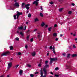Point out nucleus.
Returning a JSON list of instances; mask_svg holds the SVG:
<instances>
[{"instance_id": "obj_1", "label": "nucleus", "mask_w": 77, "mask_h": 77, "mask_svg": "<svg viewBox=\"0 0 77 77\" xmlns=\"http://www.w3.org/2000/svg\"><path fill=\"white\" fill-rule=\"evenodd\" d=\"M57 60V58L56 57L54 58H51L50 64H51H51H52V63H53V61H56Z\"/></svg>"}, {"instance_id": "obj_2", "label": "nucleus", "mask_w": 77, "mask_h": 77, "mask_svg": "<svg viewBox=\"0 0 77 77\" xmlns=\"http://www.w3.org/2000/svg\"><path fill=\"white\" fill-rule=\"evenodd\" d=\"M37 34L38 35H37V38L39 39V41H41V38H42V34L41 32H38Z\"/></svg>"}, {"instance_id": "obj_3", "label": "nucleus", "mask_w": 77, "mask_h": 77, "mask_svg": "<svg viewBox=\"0 0 77 77\" xmlns=\"http://www.w3.org/2000/svg\"><path fill=\"white\" fill-rule=\"evenodd\" d=\"M10 52L9 51H6L2 54L1 55V56H6V55H9L10 54Z\"/></svg>"}, {"instance_id": "obj_4", "label": "nucleus", "mask_w": 77, "mask_h": 77, "mask_svg": "<svg viewBox=\"0 0 77 77\" xmlns=\"http://www.w3.org/2000/svg\"><path fill=\"white\" fill-rule=\"evenodd\" d=\"M17 14L16 15L17 16V19H18L19 17H20V15H22V14H23V12H22L20 13L19 11H17Z\"/></svg>"}, {"instance_id": "obj_5", "label": "nucleus", "mask_w": 77, "mask_h": 77, "mask_svg": "<svg viewBox=\"0 0 77 77\" xmlns=\"http://www.w3.org/2000/svg\"><path fill=\"white\" fill-rule=\"evenodd\" d=\"M14 8H16V7L18 8L20 6V5L18 2H15L14 5Z\"/></svg>"}, {"instance_id": "obj_6", "label": "nucleus", "mask_w": 77, "mask_h": 77, "mask_svg": "<svg viewBox=\"0 0 77 77\" xmlns=\"http://www.w3.org/2000/svg\"><path fill=\"white\" fill-rule=\"evenodd\" d=\"M30 5V4H29L25 5V7L27 10H29L30 9V7H29Z\"/></svg>"}, {"instance_id": "obj_7", "label": "nucleus", "mask_w": 77, "mask_h": 77, "mask_svg": "<svg viewBox=\"0 0 77 77\" xmlns=\"http://www.w3.org/2000/svg\"><path fill=\"white\" fill-rule=\"evenodd\" d=\"M12 63H8V67L7 68L8 69H10L11 68V67H12Z\"/></svg>"}, {"instance_id": "obj_8", "label": "nucleus", "mask_w": 77, "mask_h": 77, "mask_svg": "<svg viewBox=\"0 0 77 77\" xmlns=\"http://www.w3.org/2000/svg\"><path fill=\"white\" fill-rule=\"evenodd\" d=\"M40 74L42 77H46V75H44L43 76V72L42 71V70H40Z\"/></svg>"}, {"instance_id": "obj_9", "label": "nucleus", "mask_w": 77, "mask_h": 77, "mask_svg": "<svg viewBox=\"0 0 77 77\" xmlns=\"http://www.w3.org/2000/svg\"><path fill=\"white\" fill-rule=\"evenodd\" d=\"M43 69L44 72V74H45V75H47V70H46L45 68H44Z\"/></svg>"}, {"instance_id": "obj_10", "label": "nucleus", "mask_w": 77, "mask_h": 77, "mask_svg": "<svg viewBox=\"0 0 77 77\" xmlns=\"http://www.w3.org/2000/svg\"><path fill=\"white\" fill-rule=\"evenodd\" d=\"M23 70H20L19 71V74L20 75H22V74H23Z\"/></svg>"}, {"instance_id": "obj_11", "label": "nucleus", "mask_w": 77, "mask_h": 77, "mask_svg": "<svg viewBox=\"0 0 77 77\" xmlns=\"http://www.w3.org/2000/svg\"><path fill=\"white\" fill-rule=\"evenodd\" d=\"M35 20V22H36L37 21H39V19H38V18H36L35 19H34Z\"/></svg>"}, {"instance_id": "obj_12", "label": "nucleus", "mask_w": 77, "mask_h": 77, "mask_svg": "<svg viewBox=\"0 0 77 77\" xmlns=\"http://www.w3.org/2000/svg\"><path fill=\"white\" fill-rule=\"evenodd\" d=\"M20 34L21 35V36L23 37L24 36V33H23V32H20Z\"/></svg>"}, {"instance_id": "obj_13", "label": "nucleus", "mask_w": 77, "mask_h": 77, "mask_svg": "<svg viewBox=\"0 0 77 77\" xmlns=\"http://www.w3.org/2000/svg\"><path fill=\"white\" fill-rule=\"evenodd\" d=\"M77 56V54H73L72 55V57H76Z\"/></svg>"}, {"instance_id": "obj_14", "label": "nucleus", "mask_w": 77, "mask_h": 77, "mask_svg": "<svg viewBox=\"0 0 77 77\" xmlns=\"http://www.w3.org/2000/svg\"><path fill=\"white\" fill-rule=\"evenodd\" d=\"M24 5H25V3H22V6L23 7V9H25V8H24Z\"/></svg>"}, {"instance_id": "obj_15", "label": "nucleus", "mask_w": 77, "mask_h": 77, "mask_svg": "<svg viewBox=\"0 0 77 77\" xmlns=\"http://www.w3.org/2000/svg\"><path fill=\"white\" fill-rule=\"evenodd\" d=\"M18 29L19 30H23V27L22 26L20 27H19Z\"/></svg>"}, {"instance_id": "obj_16", "label": "nucleus", "mask_w": 77, "mask_h": 77, "mask_svg": "<svg viewBox=\"0 0 77 77\" xmlns=\"http://www.w3.org/2000/svg\"><path fill=\"white\" fill-rule=\"evenodd\" d=\"M31 16H32V15L30 13H29L28 15V18H30V17H31Z\"/></svg>"}, {"instance_id": "obj_17", "label": "nucleus", "mask_w": 77, "mask_h": 77, "mask_svg": "<svg viewBox=\"0 0 77 77\" xmlns=\"http://www.w3.org/2000/svg\"><path fill=\"white\" fill-rule=\"evenodd\" d=\"M53 36L55 37L57 36V34L56 33H54L53 34Z\"/></svg>"}, {"instance_id": "obj_18", "label": "nucleus", "mask_w": 77, "mask_h": 77, "mask_svg": "<svg viewBox=\"0 0 77 77\" xmlns=\"http://www.w3.org/2000/svg\"><path fill=\"white\" fill-rule=\"evenodd\" d=\"M32 55L33 56H35L36 54H35V52H34L33 53H32Z\"/></svg>"}, {"instance_id": "obj_19", "label": "nucleus", "mask_w": 77, "mask_h": 77, "mask_svg": "<svg viewBox=\"0 0 77 77\" xmlns=\"http://www.w3.org/2000/svg\"><path fill=\"white\" fill-rule=\"evenodd\" d=\"M68 69H69L70 70L71 69V66H68Z\"/></svg>"}, {"instance_id": "obj_20", "label": "nucleus", "mask_w": 77, "mask_h": 77, "mask_svg": "<svg viewBox=\"0 0 77 77\" xmlns=\"http://www.w3.org/2000/svg\"><path fill=\"white\" fill-rule=\"evenodd\" d=\"M45 25V23L44 22H42V23L41 24V26H42V27H43V26H44Z\"/></svg>"}, {"instance_id": "obj_21", "label": "nucleus", "mask_w": 77, "mask_h": 77, "mask_svg": "<svg viewBox=\"0 0 77 77\" xmlns=\"http://www.w3.org/2000/svg\"><path fill=\"white\" fill-rule=\"evenodd\" d=\"M10 48L11 50H13V47L12 46H11L10 47Z\"/></svg>"}, {"instance_id": "obj_22", "label": "nucleus", "mask_w": 77, "mask_h": 77, "mask_svg": "<svg viewBox=\"0 0 77 77\" xmlns=\"http://www.w3.org/2000/svg\"><path fill=\"white\" fill-rule=\"evenodd\" d=\"M40 17H44V16H43V14H42V13H40Z\"/></svg>"}, {"instance_id": "obj_23", "label": "nucleus", "mask_w": 77, "mask_h": 77, "mask_svg": "<svg viewBox=\"0 0 77 77\" xmlns=\"http://www.w3.org/2000/svg\"><path fill=\"white\" fill-rule=\"evenodd\" d=\"M14 20H16L17 19V16L16 15H14Z\"/></svg>"}, {"instance_id": "obj_24", "label": "nucleus", "mask_w": 77, "mask_h": 77, "mask_svg": "<svg viewBox=\"0 0 77 77\" xmlns=\"http://www.w3.org/2000/svg\"><path fill=\"white\" fill-rule=\"evenodd\" d=\"M63 8H61L59 9V11L60 12H61V11H62V10H63Z\"/></svg>"}, {"instance_id": "obj_25", "label": "nucleus", "mask_w": 77, "mask_h": 77, "mask_svg": "<svg viewBox=\"0 0 77 77\" xmlns=\"http://www.w3.org/2000/svg\"><path fill=\"white\" fill-rule=\"evenodd\" d=\"M70 55H71L70 54H67V57H70Z\"/></svg>"}, {"instance_id": "obj_26", "label": "nucleus", "mask_w": 77, "mask_h": 77, "mask_svg": "<svg viewBox=\"0 0 77 77\" xmlns=\"http://www.w3.org/2000/svg\"><path fill=\"white\" fill-rule=\"evenodd\" d=\"M29 39V35H28L26 37V39L28 41Z\"/></svg>"}, {"instance_id": "obj_27", "label": "nucleus", "mask_w": 77, "mask_h": 77, "mask_svg": "<svg viewBox=\"0 0 77 77\" xmlns=\"http://www.w3.org/2000/svg\"><path fill=\"white\" fill-rule=\"evenodd\" d=\"M48 62V60H46L45 61V65H47V63Z\"/></svg>"}, {"instance_id": "obj_28", "label": "nucleus", "mask_w": 77, "mask_h": 77, "mask_svg": "<svg viewBox=\"0 0 77 77\" xmlns=\"http://www.w3.org/2000/svg\"><path fill=\"white\" fill-rule=\"evenodd\" d=\"M15 39L16 41H19V38L18 37H17L15 38Z\"/></svg>"}, {"instance_id": "obj_29", "label": "nucleus", "mask_w": 77, "mask_h": 77, "mask_svg": "<svg viewBox=\"0 0 77 77\" xmlns=\"http://www.w3.org/2000/svg\"><path fill=\"white\" fill-rule=\"evenodd\" d=\"M59 2L61 3H62V2H63V0H59Z\"/></svg>"}, {"instance_id": "obj_30", "label": "nucleus", "mask_w": 77, "mask_h": 77, "mask_svg": "<svg viewBox=\"0 0 77 77\" xmlns=\"http://www.w3.org/2000/svg\"><path fill=\"white\" fill-rule=\"evenodd\" d=\"M52 27H50L48 28V30L50 32L51 31V29Z\"/></svg>"}, {"instance_id": "obj_31", "label": "nucleus", "mask_w": 77, "mask_h": 77, "mask_svg": "<svg viewBox=\"0 0 77 77\" xmlns=\"http://www.w3.org/2000/svg\"><path fill=\"white\" fill-rule=\"evenodd\" d=\"M59 69V67H57L55 68V71H57V70Z\"/></svg>"}, {"instance_id": "obj_32", "label": "nucleus", "mask_w": 77, "mask_h": 77, "mask_svg": "<svg viewBox=\"0 0 77 77\" xmlns=\"http://www.w3.org/2000/svg\"><path fill=\"white\" fill-rule=\"evenodd\" d=\"M68 14L69 15L71 14H72V11H69V12H68Z\"/></svg>"}, {"instance_id": "obj_33", "label": "nucleus", "mask_w": 77, "mask_h": 77, "mask_svg": "<svg viewBox=\"0 0 77 77\" xmlns=\"http://www.w3.org/2000/svg\"><path fill=\"white\" fill-rule=\"evenodd\" d=\"M30 76L31 77H34V75L33 74H30Z\"/></svg>"}, {"instance_id": "obj_34", "label": "nucleus", "mask_w": 77, "mask_h": 77, "mask_svg": "<svg viewBox=\"0 0 77 77\" xmlns=\"http://www.w3.org/2000/svg\"><path fill=\"white\" fill-rule=\"evenodd\" d=\"M19 66V65H16L15 66V68L16 69H17V68H18V66Z\"/></svg>"}, {"instance_id": "obj_35", "label": "nucleus", "mask_w": 77, "mask_h": 77, "mask_svg": "<svg viewBox=\"0 0 77 77\" xmlns=\"http://www.w3.org/2000/svg\"><path fill=\"white\" fill-rule=\"evenodd\" d=\"M50 48V49L51 50H52V49L53 48V46H50L49 47Z\"/></svg>"}, {"instance_id": "obj_36", "label": "nucleus", "mask_w": 77, "mask_h": 77, "mask_svg": "<svg viewBox=\"0 0 77 77\" xmlns=\"http://www.w3.org/2000/svg\"><path fill=\"white\" fill-rule=\"evenodd\" d=\"M48 66H49V65H47V64L45 66V67L46 68H48Z\"/></svg>"}, {"instance_id": "obj_37", "label": "nucleus", "mask_w": 77, "mask_h": 77, "mask_svg": "<svg viewBox=\"0 0 77 77\" xmlns=\"http://www.w3.org/2000/svg\"><path fill=\"white\" fill-rule=\"evenodd\" d=\"M39 3L38 2H35V5L36 6H38V3Z\"/></svg>"}, {"instance_id": "obj_38", "label": "nucleus", "mask_w": 77, "mask_h": 77, "mask_svg": "<svg viewBox=\"0 0 77 77\" xmlns=\"http://www.w3.org/2000/svg\"><path fill=\"white\" fill-rule=\"evenodd\" d=\"M54 75L55 77H59V75L55 74Z\"/></svg>"}, {"instance_id": "obj_39", "label": "nucleus", "mask_w": 77, "mask_h": 77, "mask_svg": "<svg viewBox=\"0 0 77 77\" xmlns=\"http://www.w3.org/2000/svg\"><path fill=\"white\" fill-rule=\"evenodd\" d=\"M30 41L31 42H32V41H33V38H31L30 39Z\"/></svg>"}, {"instance_id": "obj_40", "label": "nucleus", "mask_w": 77, "mask_h": 77, "mask_svg": "<svg viewBox=\"0 0 77 77\" xmlns=\"http://www.w3.org/2000/svg\"><path fill=\"white\" fill-rule=\"evenodd\" d=\"M53 52L56 55V52H55V50H53Z\"/></svg>"}, {"instance_id": "obj_41", "label": "nucleus", "mask_w": 77, "mask_h": 77, "mask_svg": "<svg viewBox=\"0 0 77 77\" xmlns=\"http://www.w3.org/2000/svg\"><path fill=\"white\" fill-rule=\"evenodd\" d=\"M21 52H19L18 53V55H19V56H20V55H21Z\"/></svg>"}, {"instance_id": "obj_42", "label": "nucleus", "mask_w": 77, "mask_h": 77, "mask_svg": "<svg viewBox=\"0 0 77 77\" xmlns=\"http://www.w3.org/2000/svg\"><path fill=\"white\" fill-rule=\"evenodd\" d=\"M73 48H76V47H75V45H74L73 46Z\"/></svg>"}, {"instance_id": "obj_43", "label": "nucleus", "mask_w": 77, "mask_h": 77, "mask_svg": "<svg viewBox=\"0 0 77 77\" xmlns=\"http://www.w3.org/2000/svg\"><path fill=\"white\" fill-rule=\"evenodd\" d=\"M53 2H50V4H51V5H53Z\"/></svg>"}, {"instance_id": "obj_44", "label": "nucleus", "mask_w": 77, "mask_h": 77, "mask_svg": "<svg viewBox=\"0 0 77 77\" xmlns=\"http://www.w3.org/2000/svg\"><path fill=\"white\" fill-rule=\"evenodd\" d=\"M27 66L28 67H29V68H30L31 67V65H29V64H28Z\"/></svg>"}, {"instance_id": "obj_45", "label": "nucleus", "mask_w": 77, "mask_h": 77, "mask_svg": "<svg viewBox=\"0 0 77 77\" xmlns=\"http://www.w3.org/2000/svg\"><path fill=\"white\" fill-rule=\"evenodd\" d=\"M58 40H59V38H56L55 39V41H58Z\"/></svg>"}, {"instance_id": "obj_46", "label": "nucleus", "mask_w": 77, "mask_h": 77, "mask_svg": "<svg viewBox=\"0 0 77 77\" xmlns=\"http://www.w3.org/2000/svg\"><path fill=\"white\" fill-rule=\"evenodd\" d=\"M36 1H34V2L33 3H32V4L34 5L36 3Z\"/></svg>"}, {"instance_id": "obj_47", "label": "nucleus", "mask_w": 77, "mask_h": 77, "mask_svg": "<svg viewBox=\"0 0 77 77\" xmlns=\"http://www.w3.org/2000/svg\"><path fill=\"white\" fill-rule=\"evenodd\" d=\"M53 50H55V47L54 46L53 47Z\"/></svg>"}, {"instance_id": "obj_48", "label": "nucleus", "mask_w": 77, "mask_h": 77, "mask_svg": "<svg viewBox=\"0 0 77 77\" xmlns=\"http://www.w3.org/2000/svg\"><path fill=\"white\" fill-rule=\"evenodd\" d=\"M57 24H55L54 25V27H57Z\"/></svg>"}, {"instance_id": "obj_49", "label": "nucleus", "mask_w": 77, "mask_h": 77, "mask_svg": "<svg viewBox=\"0 0 77 77\" xmlns=\"http://www.w3.org/2000/svg\"><path fill=\"white\" fill-rule=\"evenodd\" d=\"M27 45H25V48H26V49H27Z\"/></svg>"}, {"instance_id": "obj_50", "label": "nucleus", "mask_w": 77, "mask_h": 77, "mask_svg": "<svg viewBox=\"0 0 77 77\" xmlns=\"http://www.w3.org/2000/svg\"><path fill=\"white\" fill-rule=\"evenodd\" d=\"M17 24H19V21H18V20H17Z\"/></svg>"}, {"instance_id": "obj_51", "label": "nucleus", "mask_w": 77, "mask_h": 77, "mask_svg": "<svg viewBox=\"0 0 77 77\" xmlns=\"http://www.w3.org/2000/svg\"><path fill=\"white\" fill-rule=\"evenodd\" d=\"M72 5V6H74V5H75V4H74V3H72V4H71Z\"/></svg>"}, {"instance_id": "obj_52", "label": "nucleus", "mask_w": 77, "mask_h": 77, "mask_svg": "<svg viewBox=\"0 0 77 77\" xmlns=\"http://www.w3.org/2000/svg\"><path fill=\"white\" fill-rule=\"evenodd\" d=\"M26 29V26H25L24 29V30H25Z\"/></svg>"}, {"instance_id": "obj_53", "label": "nucleus", "mask_w": 77, "mask_h": 77, "mask_svg": "<svg viewBox=\"0 0 77 77\" xmlns=\"http://www.w3.org/2000/svg\"><path fill=\"white\" fill-rule=\"evenodd\" d=\"M41 64H39L38 65V66H39L40 67H41Z\"/></svg>"}, {"instance_id": "obj_54", "label": "nucleus", "mask_w": 77, "mask_h": 77, "mask_svg": "<svg viewBox=\"0 0 77 77\" xmlns=\"http://www.w3.org/2000/svg\"><path fill=\"white\" fill-rule=\"evenodd\" d=\"M63 36V35L61 34L60 35V37H62V36Z\"/></svg>"}, {"instance_id": "obj_55", "label": "nucleus", "mask_w": 77, "mask_h": 77, "mask_svg": "<svg viewBox=\"0 0 77 77\" xmlns=\"http://www.w3.org/2000/svg\"><path fill=\"white\" fill-rule=\"evenodd\" d=\"M42 61V60H41L40 61V64H41V63H42V62L41 61Z\"/></svg>"}, {"instance_id": "obj_56", "label": "nucleus", "mask_w": 77, "mask_h": 77, "mask_svg": "<svg viewBox=\"0 0 77 77\" xmlns=\"http://www.w3.org/2000/svg\"><path fill=\"white\" fill-rule=\"evenodd\" d=\"M62 55H63V56H65V55H66V54L65 53L63 54Z\"/></svg>"}, {"instance_id": "obj_57", "label": "nucleus", "mask_w": 77, "mask_h": 77, "mask_svg": "<svg viewBox=\"0 0 77 77\" xmlns=\"http://www.w3.org/2000/svg\"><path fill=\"white\" fill-rule=\"evenodd\" d=\"M51 74H52V75H53V72H51Z\"/></svg>"}, {"instance_id": "obj_58", "label": "nucleus", "mask_w": 77, "mask_h": 77, "mask_svg": "<svg viewBox=\"0 0 77 77\" xmlns=\"http://www.w3.org/2000/svg\"><path fill=\"white\" fill-rule=\"evenodd\" d=\"M45 27L46 28H47V27H48V25H45Z\"/></svg>"}, {"instance_id": "obj_59", "label": "nucleus", "mask_w": 77, "mask_h": 77, "mask_svg": "<svg viewBox=\"0 0 77 77\" xmlns=\"http://www.w3.org/2000/svg\"><path fill=\"white\" fill-rule=\"evenodd\" d=\"M38 73H39V72H37L35 73V74H38Z\"/></svg>"}, {"instance_id": "obj_60", "label": "nucleus", "mask_w": 77, "mask_h": 77, "mask_svg": "<svg viewBox=\"0 0 77 77\" xmlns=\"http://www.w3.org/2000/svg\"><path fill=\"white\" fill-rule=\"evenodd\" d=\"M67 63H69V64H70V63H71L70 62H67Z\"/></svg>"}, {"instance_id": "obj_61", "label": "nucleus", "mask_w": 77, "mask_h": 77, "mask_svg": "<svg viewBox=\"0 0 77 77\" xmlns=\"http://www.w3.org/2000/svg\"><path fill=\"white\" fill-rule=\"evenodd\" d=\"M14 60V59H13V58H11L10 59V61H11V60Z\"/></svg>"}, {"instance_id": "obj_62", "label": "nucleus", "mask_w": 77, "mask_h": 77, "mask_svg": "<svg viewBox=\"0 0 77 77\" xmlns=\"http://www.w3.org/2000/svg\"><path fill=\"white\" fill-rule=\"evenodd\" d=\"M41 9L42 11V6H41Z\"/></svg>"}, {"instance_id": "obj_63", "label": "nucleus", "mask_w": 77, "mask_h": 77, "mask_svg": "<svg viewBox=\"0 0 77 77\" xmlns=\"http://www.w3.org/2000/svg\"><path fill=\"white\" fill-rule=\"evenodd\" d=\"M37 30V29H34V31L35 32V31H36Z\"/></svg>"}, {"instance_id": "obj_64", "label": "nucleus", "mask_w": 77, "mask_h": 77, "mask_svg": "<svg viewBox=\"0 0 77 77\" xmlns=\"http://www.w3.org/2000/svg\"><path fill=\"white\" fill-rule=\"evenodd\" d=\"M75 41H77V38H76L75 39Z\"/></svg>"}]
</instances>
